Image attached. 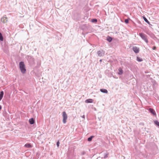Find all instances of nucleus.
Instances as JSON below:
<instances>
[{
    "label": "nucleus",
    "instance_id": "f257e3e1",
    "mask_svg": "<svg viewBox=\"0 0 159 159\" xmlns=\"http://www.w3.org/2000/svg\"><path fill=\"white\" fill-rule=\"evenodd\" d=\"M19 67L21 72L23 74L25 73L26 72V70L23 62L21 61L19 63Z\"/></svg>",
    "mask_w": 159,
    "mask_h": 159
},
{
    "label": "nucleus",
    "instance_id": "f03ea898",
    "mask_svg": "<svg viewBox=\"0 0 159 159\" xmlns=\"http://www.w3.org/2000/svg\"><path fill=\"white\" fill-rule=\"evenodd\" d=\"M139 35L142 38V39L143 40L147 43H148V40L147 39V36L143 33H139Z\"/></svg>",
    "mask_w": 159,
    "mask_h": 159
},
{
    "label": "nucleus",
    "instance_id": "7ed1b4c3",
    "mask_svg": "<svg viewBox=\"0 0 159 159\" xmlns=\"http://www.w3.org/2000/svg\"><path fill=\"white\" fill-rule=\"evenodd\" d=\"M63 122L65 124L66 122V120L67 118V115L65 111H63L62 112Z\"/></svg>",
    "mask_w": 159,
    "mask_h": 159
},
{
    "label": "nucleus",
    "instance_id": "20e7f679",
    "mask_svg": "<svg viewBox=\"0 0 159 159\" xmlns=\"http://www.w3.org/2000/svg\"><path fill=\"white\" fill-rule=\"evenodd\" d=\"M97 53L99 57H102L104 55L105 52L102 50H101L98 51Z\"/></svg>",
    "mask_w": 159,
    "mask_h": 159
},
{
    "label": "nucleus",
    "instance_id": "39448f33",
    "mask_svg": "<svg viewBox=\"0 0 159 159\" xmlns=\"http://www.w3.org/2000/svg\"><path fill=\"white\" fill-rule=\"evenodd\" d=\"M7 18L6 15H4L1 18V21L3 23H5L7 22Z\"/></svg>",
    "mask_w": 159,
    "mask_h": 159
},
{
    "label": "nucleus",
    "instance_id": "423d86ee",
    "mask_svg": "<svg viewBox=\"0 0 159 159\" xmlns=\"http://www.w3.org/2000/svg\"><path fill=\"white\" fill-rule=\"evenodd\" d=\"M133 50L135 53H138L139 52V48L134 46L133 47Z\"/></svg>",
    "mask_w": 159,
    "mask_h": 159
},
{
    "label": "nucleus",
    "instance_id": "0eeeda50",
    "mask_svg": "<svg viewBox=\"0 0 159 159\" xmlns=\"http://www.w3.org/2000/svg\"><path fill=\"white\" fill-rule=\"evenodd\" d=\"M149 110L150 112L154 116H156V114L155 111L152 108H150L149 109Z\"/></svg>",
    "mask_w": 159,
    "mask_h": 159
},
{
    "label": "nucleus",
    "instance_id": "6e6552de",
    "mask_svg": "<svg viewBox=\"0 0 159 159\" xmlns=\"http://www.w3.org/2000/svg\"><path fill=\"white\" fill-rule=\"evenodd\" d=\"M29 122L31 125H33L34 123V120L33 118H31L29 119Z\"/></svg>",
    "mask_w": 159,
    "mask_h": 159
},
{
    "label": "nucleus",
    "instance_id": "1a4fd4ad",
    "mask_svg": "<svg viewBox=\"0 0 159 159\" xmlns=\"http://www.w3.org/2000/svg\"><path fill=\"white\" fill-rule=\"evenodd\" d=\"M85 102L87 103H92L93 102V100L91 99H89L86 100Z\"/></svg>",
    "mask_w": 159,
    "mask_h": 159
},
{
    "label": "nucleus",
    "instance_id": "9d476101",
    "mask_svg": "<svg viewBox=\"0 0 159 159\" xmlns=\"http://www.w3.org/2000/svg\"><path fill=\"white\" fill-rule=\"evenodd\" d=\"M100 91L101 92L104 93H107L108 92L107 90L105 89H101Z\"/></svg>",
    "mask_w": 159,
    "mask_h": 159
},
{
    "label": "nucleus",
    "instance_id": "9b49d317",
    "mask_svg": "<svg viewBox=\"0 0 159 159\" xmlns=\"http://www.w3.org/2000/svg\"><path fill=\"white\" fill-rule=\"evenodd\" d=\"M4 94V92L3 91H2L0 92V101L2 99Z\"/></svg>",
    "mask_w": 159,
    "mask_h": 159
},
{
    "label": "nucleus",
    "instance_id": "f8f14e48",
    "mask_svg": "<svg viewBox=\"0 0 159 159\" xmlns=\"http://www.w3.org/2000/svg\"><path fill=\"white\" fill-rule=\"evenodd\" d=\"M25 146L27 148H30L32 147L30 143H26L25 144Z\"/></svg>",
    "mask_w": 159,
    "mask_h": 159
},
{
    "label": "nucleus",
    "instance_id": "ddd939ff",
    "mask_svg": "<svg viewBox=\"0 0 159 159\" xmlns=\"http://www.w3.org/2000/svg\"><path fill=\"white\" fill-rule=\"evenodd\" d=\"M143 19L148 24L150 25V23L148 21V20L144 16L143 17Z\"/></svg>",
    "mask_w": 159,
    "mask_h": 159
},
{
    "label": "nucleus",
    "instance_id": "4468645a",
    "mask_svg": "<svg viewBox=\"0 0 159 159\" xmlns=\"http://www.w3.org/2000/svg\"><path fill=\"white\" fill-rule=\"evenodd\" d=\"M119 72L118 73V74L120 75H121L123 74V71L122 69L121 68H119Z\"/></svg>",
    "mask_w": 159,
    "mask_h": 159
},
{
    "label": "nucleus",
    "instance_id": "2eb2a0df",
    "mask_svg": "<svg viewBox=\"0 0 159 159\" xmlns=\"http://www.w3.org/2000/svg\"><path fill=\"white\" fill-rule=\"evenodd\" d=\"M112 39V38L111 37L108 36V37L107 38V40L109 42H111Z\"/></svg>",
    "mask_w": 159,
    "mask_h": 159
},
{
    "label": "nucleus",
    "instance_id": "dca6fc26",
    "mask_svg": "<svg viewBox=\"0 0 159 159\" xmlns=\"http://www.w3.org/2000/svg\"><path fill=\"white\" fill-rule=\"evenodd\" d=\"M94 137L93 136H91L90 137H89L88 139V141L90 142L92 140L93 138Z\"/></svg>",
    "mask_w": 159,
    "mask_h": 159
},
{
    "label": "nucleus",
    "instance_id": "f3484780",
    "mask_svg": "<svg viewBox=\"0 0 159 159\" xmlns=\"http://www.w3.org/2000/svg\"><path fill=\"white\" fill-rule=\"evenodd\" d=\"M3 40V38L1 32H0V40L2 41Z\"/></svg>",
    "mask_w": 159,
    "mask_h": 159
},
{
    "label": "nucleus",
    "instance_id": "a211bd4d",
    "mask_svg": "<svg viewBox=\"0 0 159 159\" xmlns=\"http://www.w3.org/2000/svg\"><path fill=\"white\" fill-rule=\"evenodd\" d=\"M91 21L93 23H96L97 22V20L96 19H93Z\"/></svg>",
    "mask_w": 159,
    "mask_h": 159
},
{
    "label": "nucleus",
    "instance_id": "6ab92c4d",
    "mask_svg": "<svg viewBox=\"0 0 159 159\" xmlns=\"http://www.w3.org/2000/svg\"><path fill=\"white\" fill-rule=\"evenodd\" d=\"M155 124L159 127V122H158L156 120L154 121Z\"/></svg>",
    "mask_w": 159,
    "mask_h": 159
},
{
    "label": "nucleus",
    "instance_id": "aec40b11",
    "mask_svg": "<svg viewBox=\"0 0 159 159\" xmlns=\"http://www.w3.org/2000/svg\"><path fill=\"white\" fill-rule=\"evenodd\" d=\"M137 60L139 62H141L142 61V59L141 58H140L139 57H137Z\"/></svg>",
    "mask_w": 159,
    "mask_h": 159
},
{
    "label": "nucleus",
    "instance_id": "412c9836",
    "mask_svg": "<svg viewBox=\"0 0 159 159\" xmlns=\"http://www.w3.org/2000/svg\"><path fill=\"white\" fill-rule=\"evenodd\" d=\"M108 154H107V153L105 154L104 155V156L103 157V158H105V159L107 158V157H108Z\"/></svg>",
    "mask_w": 159,
    "mask_h": 159
},
{
    "label": "nucleus",
    "instance_id": "4be33fe9",
    "mask_svg": "<svg viewBox=\"0 0 159 159\" xmlns=\"http://www.w3.org/2000/svg\"><path fill=\"white\" fill-rule=\"evenodd\" d=\"M129 20L128 19H126L125 20V23H126V24H128V23H129Z\"/></svg>",
    "mask_w": 159,
    "mask_h": 159
},
{
    "label": "nucleus",
    "instance_id": "5701e85b",
    "mask_svg": "<svg viewBox=\"0 0 159 159\" xmlns=\"http://www.w3.org/2000/svg\"><path fill=\"white\" fill-rule=\"evenodd\" d=\"M59 144H60V142L59 141H58L57 143V145L58 147H59Z\"/></svg>",
    "mask_w": 159,
    "mask_h": 159
},
{
    "label": "nucleus",
    "instance_id": "b1692460",
    "mask_svg": "<svg viewBox=\"0 0 159 159\" xmlns=\"http://www.w3.org/2000/svg\"><path fill=\"white\" fill-rule=\"evenodd\" d=\"M156 49V47L155 46H154L153 47L152 49L153 50H155Z\"/></svg>",
    "mask_w": 159,
    "mask_h": 159
},
{
    "label": "nucleus",
    "instance_id": "393cba45",
    "mask_svg": "<svg viewBox=\"0 0 159 159\" xmlns=\"http://www.w3.org/2000/svg\"><path fill=\"white\" fill-rule=\"evenodd\" d=\"M85 153H86L84 151V152H82V154L83 155H84V154H85Z\"/></svg>",
    "mask_w": 159,
    "mask_h": 159
},
{
    "label": "nucleus",
    "instance_id": "a878e982",
    "mask_svg": "<svg viewBox=\"0 0 159 159\" xmlns=\"http://www.w3.org/2000/svg\"><path fill=\"white\" fill-rule=\"evenodd\" d=\"M81 117L84 119H85V116L84 115L83 116H81Z\"/></svg>",
    "mask_w": 159,
    "mask_h": 159
},
{
    "label": "nucleus",
    "instance_id": "bb28decb",
    "mask_svg": "<svg viewBox=\"0 0 159 159\" xmlns=\"http://www.w3.org/2000/svg\"><path fill=\"white\" fill-rule=\"evenodd\" d=\"M2 108V106L1 105H0V110Z\"/></svg>",
    "mask_w": 159,
    "mask_h": 159
},
{
    "label": "nucleus",
    "instance_id": "cd10ccee",
    "mask_svg": "<svg viewBox=\"0 0 159 159\" xmlns=\"http://www.w3.org/2000/svg\"><path fill=\"white\" fill-rule=\"evenodd\" d=\"M99 61H100V62H101L102 61V59L100 60Z\"/></svg>",
    "mask_w": 159,
    "mask_h": 159
}]
</instances>
